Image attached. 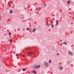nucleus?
Masks as SVG:
<instances>
[{"instance_id": "1", "label": "nucleus", "mask_w": 74, "mask_h": 74, "mask_svg": "<svg viewBox=\"0 0 74 74\" xmlns=\"http://www.w3.org/2000/svg\"><path fill=\"white\" fill-rule=\"evenodd\" d=\"M44 63H45L44 65L45 66L46 68L48 67L49 66V64L46 62H45Z\"/></svg>"}, {"instance_id": "2", "label": "nucleus", "mask_w": 74, "mask_h": 74, "mask_svg": "<svg viewBox=\"0 0 74 74\" xmlns=\"http://www.w3.org/2000/svg\"><path fill=\"white\" fill-rule=\"evenodd\" d=\"M40 65H36L34 66V69H40Z\"/></svg>"}, {"instance_id": "3", "label": "nucleus", "mask_w": 74, "mask_h": 74, "mask_svg": "<svg viewBox=\"0 0 74 74\" xmlns=\"http://www.w3.org/2000/svg\"><path fill=\"white\" fill-rule=\"evenodd\" d=\"M68 54H69V55H70L71 56H72V55H73V53H72V52L70 51L68 52Z\"/></svg>"}, {"instance_id": "4", "label": "nucleus", "mask_w": 74, "mask_h": 74, "mask_svg": "<svg viewBox=\"0 0 74 74\" xmlns=\"http://www.w3.org/2000/svg\"><path fill=\"white\" fill-rule=\"evenodd\" d=\"M59 69L60 70H62L63 69V67L62 66H60L59 67Z\"/></svg>"}, {"instance_id": "5", "label": "nucleus", "mask_w": 74, "mask_h": 74, "mask_svg": "<svg viewBox=\"0 0 74 74\" xmlns=\"http://www.w3.org/2000/svg\"><path fill=\"white\" fill-rule=\"evenodd\" d=\"M46 26H49L50 24H49V23H48V22H47L46 23Z\"/></svg>"}, {"instance_id": "6", "label": "nucleus", "mask_w": 74, "mask_h": 74, "mask_svg": "<svg viewBox=\"0 0 74 74\" xmlns=\"http://www.w3.org/2000/svg\"><path fill=\"white\" fill-rule=\"evenodd\" d=\"M36 30H37V29H36V28L34 29L33 30V33L34 32H35V31H36Z\"/></svg>"}, {"instance_id": "7", "label": "nucleus", "mask_w": 74, "mask_h": 74, "mask_svg": "<svg viewBox=\"0 0 74 74\" xmlns=\"http://www.w3.org/2000/svg\"><path fill=\"white\" fill-rule=\"evenodd\" d=\"M12 12H12V10H10V14H12Z\"/></svg>"}, {"instance_id": "8", "label": "nucleus", "mask_w": 74, "mask_h": 74, "mask_svg": "<svg viewBox=\"0 0 74 74\" xmlns=\"http://www.w3.org/2000/svg\"><path fill=\"white\" fill-rule=\"evenodd\" d=\"M67 42H64L63 43V44H64V45H66V44H67Z\"/></svg>"}, {"instance_id": "9", "label": "nucleus", "mask_w": 74, "mask_h": 74, "mask_svg": "<svg viewBox=\"0 0 74 74\" xmlns=\"http://www.w3.org/2000/svg\"><path fill=\"white\" fill-rule=\"evenodd\" d=\"M28 54H29V55H30V54H32L33 53V52H30V53H28Z\"/></svg>"}, {"instance_id": "10", "label": "nucleus", "mask_w": 74, "mask_h": 74, "mask_svg": "<svg viewBox=\"0 0 74 74\" xmlns=\"http://www.w3.org/2000/svg\"><path fill=\"white\" fill-rule=\"evenodd\" d=\"M29 29H30V28H27L26 30H29Z\"/></svg>"}, {"instance_id": "11", "label": "nucleus", "mask_w": 74, "mask_h": 74, "mask_svg": "<svg viewBox=\"0 0 74 74\" xmlns=\"http://www.w3.org/2000/svg\"><path fill=\"white\" fill-rule=\"evenodd\" d=\"M9 41H10V42H12V41L11 40H9Z\"/></svg>"}, {"instance_id": "12", "label": "nucleus", "mask_w": 74, "mask_h": 74, "mask_svg": "<svg viewBox=\"0 0 74 74\" xmlns=\"http://www.w3.org/2000/svg\"><path fill=\"white\" fill-rule=\"evenodd\" d=\"M49 63H51V60H50L49 62Z\"/></svg>"}, {"instance_id": "13", "label": "nucleus", "mask_w": 74, "mask_h": 74, "mask_svg": "<svg viewBox=\"0 0 74 74\" xmlns=\"http://www.w3.org/2000/svg\"><path fill=\"white\" fill-rule=\"evenodd\" d=\"M34 73L35 74H37V73H36V71H34Z\"/></svg>"}, {"instance_id": "14", "label": "nucleus", "mask_w": 74, "mask_h": 74, "mask_svg": "<svg viewBox=\"0 0 74 74\" xmlns=\"http://www.w3.org/2000/svg\"><path fill=\"white\" fill-rule=\"evenodd\" d=\"M9 36H11V33L10 32H9Z\"/></svg>"}, {"instance_id": "15", "label": "nucleus", "mask_w": 74, "mask_h": 74, "mask_svg": "<svg viewBox=\"0 0 74 74\" xmlns=\"http://www.w3.org/2000/svg\"><path fill=\"white\" fill-rule=\"evenodd\" d=\"M67 3L68 4H70V1H69L67 2Z\"/></svg>"}, {"instance_id": "16", "label": "nucleus", "mask_w": 74, "mask_h": 74, "mask_svg": "<svg viewBox=\"0 0 74 74\" xmlns=\"http://www.w3.org/2000/svg\"><path fill=\"white\" fill-rule=\"evenodd\" d=\"M58 23H59L58 22H57L56 23V25H58Z\"/></svg>"}, {"instance_id": "17", "label": "nucleus", "mask_w": 74, "mask_h": 74, "mask_svg": "<svg viewBox=\"0 0 74 74\" xmlns=\"http://www.w3.org/2000/svg\"><path fill=\"white\" fill-rule=\"evenodd\" d=\"M22 70H23L24 71H25V69H22Z\"/></svg>"}, {"instance_id": "18", "label": "nucleus", "mask_w": 74, "mask_h": 74, "mask_svg": "<svg viewBox=\"0 0 74 74\" xmlns=\"http://www.w3.org/2000/svg\"><path fill=\"white\" fill-rule=\"evenodd\" d=\"M44 6H47V5H46V4H44Z\"/></svg>"}, {"instance_id": "19", "label": "nucleus", "mask_w": 74, "mask_h": 74, "mask_svg": "<svg viewBox=\"0 0 74 74\" xmlns=\"http://www.w3.org/2000/svg\"><path fill=\"white\" fill-rule=\"evenodd\" d=\"M67 62L68 63V64H69V63H70V62Z\"/></svg>"}, {"instance_id": "20", "label": "nucleus", "mask_w": 74, "mask_h": 74, "mask_svg": "<svg viewBox=\"0 0 74 74\" xmlns=\"http://www.w3.org/2000/svg\"><path fill=\"white\" fill-rule=\"evenodd\" d=\"M53 26H54L53 25L51 26V27H53Z\"/></svg>"}, {"instance_id": "21", "label": "nucleus", "mask_w": 74, "mask_h": 74, "mask_svg": "<svg viewBox=\"0 0 74 74\" xmlns=\"http://www.w3.org/2000/svg\"><path fill=\"white\" fill-rule=\"evenodd\" d=\"M59 55V53H57V55Z\"/></svg>"}, {"instance_id": "22", "label": "nucleus", "mask_w": 74, "mask_h": 74, "mask_svg": "<svg viewBox=\"0 0 74 74\" xmlns=\"http://www.w3.org/2000/svg\"><path fill=\"white\" fill-rule=\"evenodd\" d=\"M23 57H25V55H23Z\"/></svg>"}, {"instance_id": "23", "label": "nucleus", "mask_w": 74, "mask_h": 74, "mask_svg": "<svg viewBox=\"0 0 74 74\" xmlns=\"http://www.w3.org/2000/svg\"><path fill=\"white\" fill-rule=\"evenodd\" d=\"M36 10H38V9H36Z\"/></svg>"}, {"instance_id": "24", "label": "nucleus", "mask_w": 74, "mask_h": 74, "mask_svg": "<svg viewBox=\"0 0 74 74\" xmlns=\"http://www.w3.org/2000/svg\"><path fill=\"white\" fill-rule=\"evenodd\" d=\"M16 56H18V54H16Z\"/></svg>"}, {"instance_id": "25", "label": "nucleus", "mask_w": 74, "mask_h": 74, "mask_svg": "<svg viewBox=\"0 0 74 74\" xmlns=\"http://www.w3.org/2000/svg\"><path fill=\"white\" fill-rule=\"evenodd\" d=\"M5 52H6L7 51H6V50H5Z\"/></svg>"}, {"instance_id": "26", "label": "nucleus", "mask_w": 74, "mask_h": 74, "mask_svg": "<svg viewBox=\"0 0 74 74\" xmlns=\"http://www.w3.org/2000/svg\"><path fill=\"white\" fill-rule=\"evenodd\" d=\"M9 21V20H8V21Z\"/></svg>"}, {"instance_id": "27", "label": "nucleus", "mask_w": 74, "mask_h": 74, "mask_svg": "<svg viewBox=\"0 0 74 74\" xmlns=\"http://www.w3.org/2000/svg\"><path fill=\"white\" fill-rule=\"evenodd\" d=\"M0 20H1V18H0Z\"/></svg>"}]
</instances>
